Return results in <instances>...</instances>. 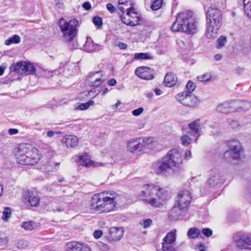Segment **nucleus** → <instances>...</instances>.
Masks as SVG:
<instances>
[{
  "label": "nucleus",
  "instance_id": "cd10ccee",
  "mask_svg": "<svg viewBox=\"0 0 251 251\" xmlns=\"http://www.w3.org/2000/svg\"><path fill=\"white\" fill-rule=\"evenodd\" d=\"M21 42V38L18 35H14L9 37L4 42V44L6 46H9L12 44H19Z\"/></svg>",
  "mask_w": 251,
  "mask_h": 251
},
{
  "label": "nucleus",
  "instance_id": "f3484780",
  "mask_svg": "<svg viewBox=\"0 0 251 251\" xmlns=\"http://www.w3.org/2000/svg\"><path fill=\"white\" fill-rule=\"evenodd\" d=\"M223 181L221 173L218 170L211 171L210 176L207 180V183L210 187H214Z\"/></svg>",
  "mask_w": 251,
  "mask_h": 251
},
{
  "label": "nucleus",
  "instance_id": "6e6d98bb",
  "mask_svg": "<svg viewBox=\"0 0 251 251\" xmlns=\"http://www.w3.org/2000/svg\"><path fill=\"white\" fill-rule=\"evenodd\" d=\"M82 7L86 10H89L91 8V4L89 1H86L83 3Z\"/></svg>",
  "mask_w": 251,
  "mask_h": 251
},
{
  "label": "nucleus",
  "instance_id": "f257e3e1",
  "mask_svg": "<svg viewBox=\"0 0 251 251\" xmlns=\"http://www.w3.org/2000/svg\"><path fill=\"white\" fill-rule=\"evenodd\" d=\"M125 199L114 192H103L92 198L91 209L97 213L109 212L123 205Z\"/></svg>",
  "mask_w": 251,
  "mask_h": 251
},
{
  "label": "nucleus",
  "instance_id": "79ce46f5",
  "mask_svg": "<svg viewBox=\"0 0 251 251\" xmlns=\"http://www.w3.org/2000/svg\"><path fill=\"white\" fill-rule=\"evenodd\" d=\"M186 91H184L183 92H188L190 94H192V92L195 90L196 86L194 82L189 80L186 86Z\"/></svg>",
  "mask_w": 251,
  "mask_h": 251
},
{
  "label": "nucleus",
  "instance_id": "ddd939ff",
  "mask_svg": "<svg viewBox=\"0 0 251 251\" xmlns=\"http://www.w3.org/2000/svg\"><path fill=\"white\" fill-rule=\"evenodd\" d=\"M143 143V138L140 137L131 139L127 141L126 148L127 151L131 153H137L144 151Z\"/></svg>",
  "mask_w": 251,
  "mask_h": 251
},
{
  "label": "nucleus",
  "instance_id": "39448f33",
  "mask_svg": "<svg viewBox=\"0 0 251 251\" xmlns=\"http://www.w3.org/2000/svg\"><path fill=\"white\" fill-rule=\"evenodd\" d=\"M191 200V194L189 191H179L174 205L169 211V217L176 220L182 219L187 213Z\"/></svg>",
  "mask_w": 251,
  "mask_h": 251
},
{
  "label": "nucleus",
  "instance_id": "dca6fc26",
  "mask_svg": "<svg viewBox=\"0 0 251 251\" xmlns=\"http://www.w3.org/2000/svg\"><path fill=\"white\" fill-rule=\"evenodd\" d=\"M235 243L236 246L241 249L251 250V235H241Z\"/></svg>",
  "mask_w": 251,
  "mask_h": 251
},
{
  "label": "nucleus",
  "instance_id": "b1692460",
  "mask_svg": "<svg viewBox=\"0 0 251 251\" xmlns=\"http://www.w3.org/2000/svg\"><path fill=\"white\" fill-rule=\"evenodd\" d=\"M21 152V148L18 147L17 148H16V156L17 158V160L18 162L22 165H34L32 162H31V160L29 159V156H26V155H25V154H23L24 157H23V159L24 160H21V159H20V157L21 156V154H20Z\"/></svg>",
  "mask_w": 251,
  "mask_h": 251
},
{
  "label": "nucleus",
  "instance_id": "0e129e2a",
  "mask_svg": "<svg viewBox=\"0 0 251 251\" xmlns=\"http://www.w3.org/2000/svg\"><path fill=\"white\" fill-rule=\"evenodd\" d=\"M93 92H94V93H95V92H96V91H95V89H92V90H91L90 91H88V94L90 96H91V97H95L96 96H97V95L98 94V93H99V92H98V93H96L95 94L92 95V93H93Z\"/></svg>",
  "mask_w": 251,
  "mask_h": 251
},
{
  "label": "nucleus",
  "instance_id": "4c0bfd02",
  "mask_svg": "<svg viewBox=\"0 0 251 251\" xmlns=\"http://www.w3.org/2000/svg\"><path fill=\"white\" fill-rule=\"evenodd\" d=\"M25 75H29L34 72L35 68L33 64L25 62Z\"/></svg>",
  "mask_w": 251,
  "mask_h": 251
},
{
  "label": "nucleus",
  "instance_id": "f03ea898",
  "mask_svg": "<svg viewBox=\"0 0 251 251\" xmlns=\"http://www.w3.org/2000/svg\"><path fill=\"white\" fill-rule=\"evenodd\" d=\"M138 197L153 207H161L168 200L169 193L158 183H151L143 186Z\"/></svg>",
  "mask_w": 251,
  "mask_h": 251
},
{
  "label": "nucleus",
  "instance_id": "680f3d73",
  "mask_svg": "<svg viewBox=\"0 0 251 251\" xmlns=\"http://www.w3.org/2000/svg\"><path fill=\"white\" fill-rule=\"evenodd\" d=\"M58 132H54V131H48L47 133V136L48 137H50V138H51V137H52L55 133H57Z\"/></svg>",
  "mask_w": 251,
  "mask_h": 251
},
{
  "label": "nucleus",
  "instance_id": "49530a36",
  "mask_svg": "<svg viewBox=\"0 0 251 251\" xmlns=\"http://www.w3.org/2000/svg\"><path fill=\"white\" fill-rule=\"evenodd\" d=\"M211 77V75L208 74H203L202 75H199L197 77V79L200 82L207 81L210 79Z\"/></svg>",
  "mask_w": 251,
  "mask_h": 251
},
{
  "label": "nucleus",
  "instance_id": "412c9836",
  "mask_svg": "<svg viewBox=\"0 0 251 251\" xmlns=\"http://www.w3.org/2000/svg\"><path fill=\"white\" fill-rule=\"evenodd\" d=\"M206 37L208 39H213L217 37L221 25L207 23Z\"/></svg>",
  "mask_w": 251,
  "mask_h": 251
},
{
  "label": "nucleus",
  "instance_id": "423d86ee",
  "mask_svg": "<svg viewBox=\"0 0 251 251\" xmlns=\"http://www.w3.org/2000/svg\"><path fill=\"white\" fill-rule=\"evenodd\" d=\"M78 22L75 19H72L69 22L66 21L63 18H61L58 22V25L63 33L64 39L69 42L73 41L77 32V25Z\"/></svg>",
  "mask_w": 251,
  "mask_h": 251
},
{
  "label": "nucleus",
  "instance_id": "e2e57ef3",
  "mask_svg": "<svg viewBox=\"0 0 251 251\" xmlns=\"http://www.w3.org/2000/svg\"><path fill=\"white\" fill-rule=\"evenodd\" d=\"M191 152L190 151L187 150L185 152V158L187 159H189L191 158Z\"/></svg>",
  "mask_w": 251,
  "mask_h": 251
},
{
  "label": "nucleus",
  "instance_id": "69168bd1",
  "mask_svg": "<svg viewBox=\"0 0 251 251\" xmlns=\"http://www.w3.org/2000/svg\"><path fill=\"white\" fill-rule=\"evenodd\" d=\"M118 46L121 49H126L127 47L126 44L123 43H120Z\"/></svg>",
  "mask_w": 251,
  "mask_h": 251
},
{
  "label": "nucleus",
  "instance_id": "9b49d317",
  "mask_svg": "<svg viewBox=\"0 0 251 251\" xmlns=\"http://www.w3.org/2000/svg\"><path fill=\"white\" fill-rule=\"evenodd\" d=\"M134 10L132 6L126 9V15L121 16V19L123 23L130 26H135L139 24L140 18Z\"/></svg>",
  "mask_w": 251,
  "mask_h": 251
},
{
  "label": "nucleus",
  "instance_id": "a878e982",
  "mask_svg": "<svg viewBox=\"0 0 251 251\" xmlns=\"http://www.w3.org/2000/svg\"><path fill=\"white\" fill-rule=\"evenodd\" d=\"M25 62L21 61L13 64L10 68L11 71L16 72L20 74H25Z\"/></svg>",
  "mask_w": 251,
  "mask_h": 251
},
{
  "label": "nucleus",
  "instance_id": "e433bc0d",
  "mask_svg": "<svg viewBox=\"0 0 251 251\" xmlns=\"http://www.w3.org/2000/svg\"><path fill=\"white\" fill-rule=\"evenodd\" d=\"M22 227L27 230H32L36 227V224L32 221L25 222L22 224Z\"/></svg>",
  "mask_w": 251,
  "mask_h": 251
},
{
  "label": "nucleus",
  "instance_id": "bf43d9fd",
  "mask_svg": "<svg viewBox=\"0 0 251 251\" xmlns=\"http://www.w3.org/2000/svg\"><path fill=\"white\" fill-rule=\"evenodd\" d=\"M8 133L11 135H15L19 132V130L16 128H10L8 129Z\"/></svg>",
  "mask_w": 251,
  "mask_h": 251
},
{
  "label": "nucleus",
  "instance_id": "7c9ffc66",
  "mask_svg": "<svg viewBox=\"0 0 251 251\" xmlns=\"http://www.w3.org/2000/svg\"><path fill=\"white\" fill-rule=\"evenodd\" d=\"M245 14L251 19V0H243Z\"/></svg>",
  "mask_w": 251,
  "mask_h": 251
},
{
  "label": "nucleus",
  "instance_id": "37998d69",
  "mask_svg": "<svg viewBox=\"0 0 251 251\" xmlns=\"http://www.w3.org/2000/svg\"><path fill=\"white\" fill-rule=\"evenodd\" d=\"M163 0H155L151 6L153 10H157L160 9L162 5Z\"/></svg>",
  "mask_w": 251,
  "mask_h": 251
},
{
  "label": "nucleus",
  "instance_id": "2eb2a0df",
  "mask_svg": "<svg viewBox=\"0 0 251 251\" xmlns=\"http://www.w3.org/2000/svg\"><path fill=\"white\" fill-rule=\"evenodd\" d=\"M23 201L31 206H37L39 204L40 198L34 192L27 191L25 192L23 194Z\"/></svg>",
  "mask_w": 251,
  "mask_h": 251
},
{
  "label": "nucleus",
  "instance_id": "c756f323",
  "mask_svg": "<svg viewBox=\"0 0 251 251\" xmlns=\"http://www.w3.org/2000/svg\"><path fill=\"white\" fill-rule=\"evenodd\" d=\"M217 110L219 112L226 113L229 111L230 104L227 102H225L223 103L219 104Z\"/></svg>",
  "mask_w": 251,
  "mask_h": 251
},
{
  "label": "nucleus",
  "instance_id": "864d4df0",
  "mask_svg": "<svg viewBox=\"0 0 251 251\" xmlns=\"http://www.w3.org/2000/svg\"><path fill=\"white\" fill-rule=\"evenodd\" d=\"M102 234V232L100 230H95L93 233L94 237L96 239H99V238H100Z\"/></svg>",
  "mask_w": 251,
  "mask_h": 251
},
{
  "label": "nucleus",
  "instance_id": "5fc2aeb1",
  "mask_svg": "<svg viewBox=\"0 0 251 251\" xmlns=\"http://www.w3.org/2000/svg\"><path fill=\"white\" fill-rule=\"evenodd\" d=\"M55 1V5L58 8L63 9L64 7V3L60 1V0H54Z\"/></svg>",
  "mask_w": 251,
  "mask_h": 251
},
{
  "label": "nucleus",
  "instance_id": "603ef678",
  "mask_svg": "<svg viewBox=\"0 0 251 251\" xmlns=\"http://www.w3.org/2000/svg\"><path fill=\"white\" fill-rule=\"evenodd\" d=\"M80 251H91V250L89 246L86 244L81 243L80 247Z\"/></svg>",
  "mask_w": 251,
  "mask_h": 251
},
{
  "label": "nucleus",
  "instance_id": "aec40b11",
  "mask_svg": "<svg viewBox=\"0 0 251 251\" xmlns=\"http://www.w3.org/2000/svg\"><path fill=\"white\" fill-rule=\"evenodd\" d=\"M189 129L190 130L191 134L194 137H196L197 139L195 140L196 141L198 138L201 127V120L197 119L188 125Z\"/></svg>",
  "mask_w": 251,
  "mask_h": 251
},
{
  "label": "nucleus",
  "instance_id": "8fccbe9b",
  "mask_svg": "<svg viewBox=\"0 0 251 251\" xmlns=\"http://www.w3.org/2000/svg\"><path fill=\"white\" fill-rule=\"evenodd\" d=\"M144 109L142 107H139L137 109H134L132 111V114L134 116H139L143 113Z\"/></svg>",
  "mask_w": 251,
  "mask_h": 251
},
{
  "label": "nucleus",
  "instance_id": "6ab92c4d",
  "mask_svg": "<svg viewBox=\"0 0 251 251\" xmlns=\"http://www.w3.org/2000/svg\"><path fill=\"white\" fill-rule=\"evenodd\" d=\"M61 143L64 147L73 148L77 146L78 139L74 135H65L62 138Z\"/></svg>",
  "mask_w": 251,
  "mask_h": 251
},
{
  "label": "nucleus",
  "instance_id": "72a5a7b5",
  "mask_svg": "<svg viewBox=\"0 0 251 251\" xmlns=\"http://www.w3.org/2000/svg\"><path fill=\"white\" fill-rule=\"evenodd\" d=\"M209 132L210 135L214 138H216L221 134L219 128L214 125H211L209 126Z\"/></svg>",
  "mask_w": 251,
  "mask_h": 251
},
{
  "label": "nucleus",
  "instance_id": "774afa93",
  "mask_svg": "<svg viewBox=\"0 0 251 251\" xmlns=\"http://www.w3.org/2000/svg\"><path fill=\"white\" fill-rule=\"evenodd\" d=\"M197 248L199 249V251H204V246L201 244L197 245Z\"/></svg>",
  "mask_w": 251,
  "mask_h": 251
},
{
  "label": "nucleus",
  "instance_id": "13d9d810",
  "mask_svg": "<svg viewBox=\"0 0 251 251\" xmlns=\"http://www.w3.org/2000/svg\"><path fill=\"white\" fill-rule=\"evenodd\" d=\"M18 247L20 248H25L27 246V243L25 241H20L18 243Z\"/></svg>",
  "mask_w": 251,
  "mask_h": 251
},
{
  "label": "nucleus",
  "instance_id": "f704fd0d",
  "mask_svg": "<svg viewBox=\"0 0 251 251\" xmlns=\"http://www.w3.org/2000/svg\"><path fill=\"white\" fill-rule=\"evenodd\" d=\"M134 59H152V56L149 53H137L134 55Z\"/></svg>",
  "mask_w": 251,
  "mask_h": 251
},
{
  "label": "nucleus",
  "instance_id": "a19ab883",
  "mask_svg": "<svg viewBox=\"0 0 251 251\" xmlns=\"http://www.w3.org/2000/svg\"><path fill=\"white\" fill-rule=\"evenodd\" d=\"M227 42V38L226 36H222L217 40V48L221 49L224 47Z\"/></svg>",
  "mask_w": 251,
  "mask_h": 251
},
{
  "label": "nucleus",
  "instance_id": "4d7b16f0",
  "mask_svg": "<svg viewBox=\"0 0 251 251\" xmlns=\"http://www.w3.org/2000/svg\"><path fill=\"white\" fill-rule=\"evenodd\" d=\"M251 106V103L248 101H244L242 104V107L245 110L249 109Z\"/></svg>",
  "mask_w": 251,
  "mask_h": 251
},
{
  "label": "nucleus",
  "instance_id": "0eeeda50",
  "mask_svg": "<svg viewBox=\"0 0 251 251\" xmlns=\"http://www.w3.org/2000/svg\"><path fill=\"white\" fill-rule=\"evenodd\" d=\"M19 147L21 148L20 154H21V156L20 157L21 160H24L23 159L24 154L29 156V159L34 165L36 164L40 160L41 155L39 153L37 149L32 147L31 145L24 144L20 145Z\"/></svg>",
  "mask_w": 251,
  "mask_h": 251
},
{
  "label": "nucleus",
  "instance_id": "4be33fe9",
  "mask_svg": "<svg viewBox=\"0 0 251 251\" xmlns=\"http://www.w3.org/2000/svg\"><path fill=\"white\" fill-rule=\"evenodd\" d=\"M88 77L89 81L95 86H98L105 80L101 72L99 71L90 73Z\"/></svg>",
  "mask_w": 251,
  "mask_h": 251
},
{
  "label": "nucleus",
  "instance_id": "3c124183",
  "mask_svg": "<svg viewBox=\"0 0 251 251\" xmlns=\"http://www.w3.org/2000/svg\"><path fill=\"white\" fill-rule=\"evenodd\" d=\"M106 8L107 10L111 13H113L116 11V8L111 3L107 4Z\"/></svg>",
  "mask_w": 251,
  "mask_h": 251
},
{
  "label": "nucleus",
  "instance_id": "de8ad7c7",
  "mask_svg": "<svg viewBox=\"0 0 251 251\" xmlns=\"http://www.w3.org/2000/svg\"><path fill=\"white\" fill-rule=\"evenodd\" d=\"M93 23L98 28H100L102 27V20L101 18L97 16L94 17Z\"/></svg>",
  "mask_w": 251,
  "mask_h": 251
},
{
  "label": "nucleus",
  "instance_id": "9d476101",
  "mask_svg": "<svg viewBox=\"0 0 251 251\" xmlns=\"http://www.w3.org/2000/svg\"><path fill=\"white\" fill-rule=\"evenodd\" d=\"M176 230L174 229L168 232L163 238L162 243L163 251H176L175 248Z\"/></svg>",
  "mask_w": 251,
  "mask_h": 251
},
{
  "label": "nucleus",
  "instance_id": "2f4dec72",
  "mask_svg": "<svg viewBox=\"0 0 251 251\" xmlns=\"http://www.w3.org/2000/svg\"><path fill=\"white\" fill-rule=\"evenodd\" d=\"M101 46L99 44H94L93 42L89 43L87 42L85 44V48L88 52H93L100 49Z\"/></svg>",
  "mask_w": 251,
  "mask_h": 251
},
{
  "label": "nucleus",
  "instance_id": "c03bdc74",
  "mask_svg": "<svg viewBox=\"0 0 251 251\" xmlns=\"http://www.w3.org/2000/svg\"><path fill=\"white\" fill-rule=\"evenodd\" d=\"M227 122L232 128L237 129L241 127L240 124L238 121L228 119H227Z\"/></svg>",
  "mask_w": 251,
  "mask_h": 251
},
{
  "label": "nucleus",
  "instance_id": "a18cd8bd",
  "mask_svg": "<svg viewBox=\"0 0 251 251\" xmlns=\"http://www.w3.org/2000/svg\"><path fill=\"white\" fill-rule=\"evenodd\" d=\"M11 215V209L9 207H6L4 209L2 215V219L4 221L9 219Z\"/></svg>",
  "mask_w": 251,
  "mask_h": 251
},
{
  "label": "nucleus",
  "instance_id": "c85d7f7f",
  "mask_svg": "<svg viewBox=\"0 0 251 251\" xmlns=\"http://www.w3.org/2000/svg\"><path fill=\"white\" fill-rule=\"evenodd\" d=\"M81 243L76 242H70L67 243V248L70 251H80Z\"/></svg>",
  "mask_w": 251,
  "mask_h": 251
},
{
  "label": "nucleus",
  "instance_id": "58836bf2",
  "mask_svg": "<svg viewBox=\"0 0 251 251\" xmlns=\"http://www.w3.org/2000/svg\"><path fill=\"white\" fill-rule=\"evenodd\" d=\"M94 104V101L92 100H90L87 102L82 103L80 104L77 108V109L84 110L88 109L90 106L93 105Z\"/></svg>",
  "mask_w": 251,
  "mask_h": 251
},
{
  "label": "nucleus",
  "instance_id": "09e8293b",
  "mask_svg": "<svg viewBox=\"0 0 251 251\" xmlns=\"http://www.w3.org/2000/svg\"><path fill=\"white\" fill-rule=\"evenodd\" d=\"M202 233L206 237H210L212 234V230L209 228H204L201 231Z\"/></svg>",
  "mask_w": 251,
  "mask_h": 251
},
{
  "label": "nucleus",
  "instance_id": "338daca9",
  "mask_svg": "<svg viewBox=\"0 0 251 251\" xmlns=\"http://www.w3.org/2000/svg\"><path fill=\"white\" fill-rule=\"evenodd\" d=\"M154 92L157 96L160 95L162 93L160 89L157 88L154 89Z\"/></svg>",
  "mask_w": 251,
  "mask_h": 251
},
{
  "label": "nucleus",
  "instance_id": "bb28decb",
  "mask_svg": "<svg viewBox=\"0 0 251 251\" xmlns=\"http://www.w3.org/2000/svg\"><path fill=\"white\" fill-rule=\"evenodd\" d=\"M143 143L142 145L144 146V151H145L146 148L152 149L156 144L154 140V138L152 137L143 138Z\"/></svg>",
  "mask_w": 251,
  "mask_h": 251
},
{
  "label": "nucleus",
  "instance_id": "4468645a",
  "mask_svg": "<svg viewBox=\"0 0 251 251\" xmlns=\"http://www.w3.org/2000/svg\"><path fill=\"white\" fill-rule=\"evenodd\" d=\"M135 74L140 78L144 79L150 80L154 78V70L145 66L139 67L136 68Z\"/></svg>",
  "mask_w": 251,
  "mask_h": 251
},
{
  "label": "nucleus",
  "instance_id": "473e14b6",
  "mask_svg": "<svg viewBox=\"0 0 251 251\" xmlns=\"http://www.w3.org/2000/svg\"><path fill=\"white\" fill-rule=\"evenodd\" d=\"M200 234L201 230L196 227L190 228L187 232L189 237L193 239L198 237Z\"/></svg>",
  "mask_w": 251,
  "mask_h": 251
},
{
  "label": "nucleus",
  "instance_id": "ea45409f",
  "mask_svg": "<svg viewBox=\"0 0 251 251\" xmlns=\"http://www.w3.org/2000/svg\"><path fill=\"white\" fill-rule=\"evenodd\" d=\"M181 144L185 146H187L190 144L192 139L187 135L182 136L180 138Z\"/></svg>",
  "mask_w": 251,
  "mask_h": 251
},
{
  "label": "nucleus",
  "instance_id": "6e6552de",
  "mask_svg": "<svg viewBox=\"0 0 251 251\" xmlns=\"http://www.w3.org/2000/svg\"><path fill=\"white\" fill-rule=\"evenodd\" d=\"M176 98L182 104L189 107H195L199 104L198 98L188 92L180 93L176 96Z\"/></svg>",
  "mask_w": 251,
  "mask_h": 251
},
{
  "label": "nucleus",
  "instance_id": "7ed1b4c3",
  "mask_svg": "<svg viewBox=\"0 0 251 251\" xmlns=\"http://www.w3.org/2000/svg\"><path fill=\"white\" fill-rule=\"evenodd\" d=\"M182 163L181 154L177 149L170 151L162 161L153 165V172L158 175L169 176L175 173Z\"/></svg>",
  "mask_w": 251,
  "mask_h": 251
},
{
  "label": "nucleus",
  "instance_id": "f8f14e48",
  "mask_svg": "<svg viewBox=\"0 0 251 251\" xmlns=\"http://www.w3.org/2000/svg\"><path fill=\"white\" fill-rule=\"evenodd\" d=\"M206 17L207 23L221 25L222 20V11L217 7H209L207 11Z\"/></svg>",
  "mask_w": 251,
  "mask_h": 251
},
{
  "label": "nucleus",
  "instance_id": "052dcab7",
  "mask_svg": "<svg viewBox=\"0 0 251 251\" xmlns=\"http://www.w3.org/2000/svg\"><path fill=\"white\" fill-rule=\"evenodd\" d=\"M116 83L117 81L114 78H112L109 80L107 82V84H108V85L112 86H115L116 84Z\"/></svg>",
  "mask_w": 251,
  "mask_h": 251
},
{
  "label": "nucleus",
  "instance_id": "1a4fd4ad",
  "mask_svg": "<svg viewBox=\"0 0 251 251\" xmlns=\"http://www.w3.org/2000/svg\"><path fill=\"white\" fill-rule=\"evenodd\" d=\"M227 146L229 150L226 153L229 154L233 160H239L240 158L243 147L240 142L236 139H233L227 141Z\"/></svg>",
  "mask_w": 251,
  "mask_h": 251
},
{
  "label": "nucleus",
  "instance_id": "a211bd4d",
  "mask_svg": "<svg viewBox=\"0 0 251 251\" xmlns=\"http://www.w3.org/2000/svg\"><path fill=\"white\" fill-rule=\"evenodd\" d=\"M109 240L111 241H117L120 240L124 233V230L122 227H112L108 231Z\"/></svg>",
  "mask_w": 251,
  "mask_h": 251
},
{
  "label": "nucleus",
  "instance_id": "20e7f679",
  "mask_svg": "<svg viewBox=\"0 0 251 251\" xmlns=\"http://www.w3.org/2000/svg\"><path fill=\"white\" fill-rule=\"evenodd\" d=\"M171 29L174 32H184L193 35L197 32V22L191 12H181L177 15Z\"/></svg>",
  "mask_w": 251,
  "mask_h": 251
},
{
  "label": "nucleus",
  "instance_id": "5701e85b",
  "mask_svg": "<svg viewBox=\"0 0 251 251\" xmlns=\"http://www.w3.org/2000/svg\"><path fill=\"white\" fill-rule=\"evenodd\" d=\"M78 163L80 165L90 167L91 166H99L100 164L99 163H95L88 157L87 155H82L79 157Z\"/></svg>",
  "mask_w": 251,
  "mask_h": 251
},
{
  "label": "nucleus",
  "instance_id": "393cba45",
  "mask_svg": "<svg viewBox=\"0 0 251 251\" xmlns=\"http://www.w3.org/2000/svg\"><path fill=\"white\" fill-rule=\"evenodd\" d=\"M177 82V77L176 75L172 73H168L166 74L164 78V83L168 87H172L175 85Z\"/></svg>",
  "mask_w": 251,
  "mask_h": 251
},
{
  "label": "nucleus",
  "instance_id": "c9c22d12",
  "mask_svg": "<svg viewBox=\"0 0 251 251\" xmlns=\"http://www.w3.org/2000/svg\"><path fill=\"white\" fill-rule=\"evenodd\" d=\"M153 224L152 220L151 219H143L139 222V225L144 229H147L150 227Z\"/></svg>",
  "mask_w": 251,
  "mask_h": 251
}]
</instances>
